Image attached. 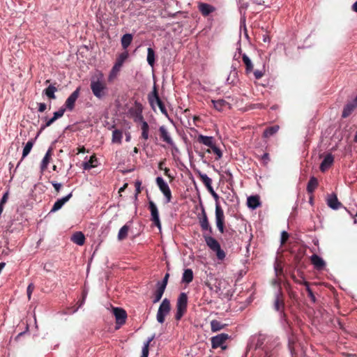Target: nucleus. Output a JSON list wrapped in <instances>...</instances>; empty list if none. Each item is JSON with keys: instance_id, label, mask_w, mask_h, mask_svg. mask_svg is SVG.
<instances>
[{"instance_id": "obj_24", "label": "nucleus", "mask_w": 357, "mask_h": 357, "mask_svg": "<svg viewBox=\"0 0 357 357\" xmlns=\"http://www.w3.org/2000/svg\"><path fill=\"white\" fill-rule=\"evenodd\" d=\"M197 141L208 147H212L215 144L214 137L212 136H205L199 135L197 138Z\"/></svg>"}, {"instance_id": "obj_44", "label": "nucleus", "mask_w": 357, "mask_h": 357, "mask_svg": "<svg viewBox=\"0 0 357 357\" xmlns=\"http://www.w3.org/2000/svg\"><path fill=\"white\" fill-rule=\"evenodd\" d=\"M128 57V53L127 51H125L124 52H123L119 55L115 63L116 65L122 67L123 63L125 62V61L127 59Z\"/></svg>"}, {"instance_id": "obj_20", "label": "nucleus", "mask_w": 357, "mask_h": 357, "mask_svg": "<svg viewBox=\"0 0 357 357\" xmlns=\"http://www.w3.org/2000/svg\"><path fill=\"white\" fill-rule=\"evenodd\" d=\"M310 261L314 268L321 271L326 266L325 261L319 255L314 254L310 257Z\"/></svg>"}, {"instance_id": "obj_63", "label": "nucleus", "mask_w": 357, "mask_h": 357, "mask_svg": "<svg viewBox=\"0 0 357 357\" xmlns=\"http://www.w3.org/2000/svg\"><path fill=\"white\" fill-rule=\"evenodd\" d=\"M85 152V148L84 146H82V148H80L79 149V151L78 153H84Z\"/></svg>"}, {"instance_id": "obj_58", "label": "nucleus", "mask_w": 357, "mask_h": 357, "mask_svg": "<svg viewBox=\"0 0 357 357\" xmlns=\"http://www.w3.org/2000/svg\"><path fill=\"white\" fill-rule=\"evenodd\" d=\"M225 174H226V176L228 177V180H231L232 178H233V176H232V174L231 172L229 171V170H226L225 172Z\"/></svg>"}, {"instance_id": "obj_4", "label": "nucleus", "mask_w": 357, "mask_h": 357, "mask_svg": "<svg viewBox=\"0 0 357 357\" xmlns=\"http://www.w3.org/2000/svg\"><path fill=\"white\" fill-rule=\"evenodd\" d=\"M148 100L151 107V108L155 110V106L158 105L161 113L164 114L165 116L168 117L167 110L159 97L156 85L154 84L153 87V90L151 93L148 94Z\"/></svg>"}, {"instance_id": "obj_30", "label": "nucleus", "mask_w": 357, "mask_h": 357, "mask_svg": "<svg viewBox=\"0 0 357 357\" xmlns=\"http://www.w3.org/2000/svg\"><path fill=\"white\" fill-rule=\"evenodd\" d=\"M51 155H52V149L50 148L47 150V151L46 152V153H45V156L43 157V158L41 161V163H40V169L42 171H44L45 169H47V167L49 165V162H50Z\"/></svg>"}, {"instance_id": "obj_47", "label": "nucleus", "mask_w": 357, "mask_h": 357, "mask_svg": "<svg viewBox=\"0 0 357 357\" xmlns=\"http://www.w3.org/2000/svg\"><path fill=\"white\" fill-rule=\"evenodd\" d=\"M169 273H166L165 277L163 278V279L160 281H158L157 283H156V286H160L164 289H166L167 287V282H168V279H169Z\"/></svg>"}, {"instance_id": "obj_16", "label": "nucleus", "mask_w": 357, "mask_h": 357, "mask_svg": "<svg viewBox=\"0 0 357 357\" xmlns=\"http://www.w3.org/2000/svg\"><path fill=\"white\" fill-rule=\"evenodd\" d=\"M284 303L283 295L280 287L275 294L274 309L281 314H284Z\"/></svg>"}, {"instance_id": "obj_6", "label": "nucleus", "mask_w": 357, "mask_h": 357, "mask_svg": "<svg viewBox=\"0 0 357 357\" xmlns=\"http://www.w3.org/2000/svg\"><path fill=\"white\" fill-rule=\"evenodd\" d=\"M188 296L185 293L182 292L179 294L176 302V312L175 319L178 321L184 315L187 310Z\"/></svg>"}, {"instance_id": "obj_36", "label": "nucleus", "mask_w": 357, "mask_h": 357, "mask_svg": "<svg viewBox=\"0 0 357 357\" xmlns=\"http://www.w3.org/2000/svg\"><path fill=\"white\" fill-rule=\"evenodd\" d=\"M199 176L208 190L213 188L212 180L207 174L199 172Z\"/></svg>"}, {"instance_id": "obj_31", "label": "nucleus", "mask_w": 357, "mask_h": 357, "mask_svg": "<svg viewBox=\"0 0 357 357\" xmlns=\"http://www.w3.org/2000/svg\"><path fill=\"white\" fill-rule=\"evenodd\" d=\"M318 186V181L314 176L310 177L307 185V191L308 193H312Z\"/></svg>"}, {"instance_id": "obj_40", "label": "nucleus", "mask_w": 357, "mask_h": 357, "mask_svg": "<svg viewBox=\"0 0 357 357\" xmlns=\"http://www.w3.org/2000/svg\"><path fill=\"white\" fill-rule=\"evenodd\" d=\"M123 137L122 132L119 130H114L112 132V141L113 143H121Z\"/></svg>"}, {"instance_id": "obj_48", "label": "nucleus", "mask_w": 357, "mask_h": 357, "mask_svg": "<svg viewBox=\"0 0 357 357\" xmlns=\"http://www.w3.org/2000/svg\"><path fill=\"white\" fill-rule=\"evenodd\" d=\"M66 108L64 107H61L58 111L54 112L53 114V118L56 120L61 117H62L64 114V112H66Z\"/></svg>"}, {"instance_id": "obj_64", "label": "nucleus", "mask_w": 357, "mask_h": 357, "mask_svg": "<svg viewBox=\"0 0 357 357\" xmlns=\"http://www.w3.org/2000/svg\"><path fill=\"white\" fill-rule=\"evenodd\" d=\"M354 141H355L356 142H357V130H356V134H355V135H354Z\"/></svg>"}, {"instance_id": "obj_62", "label": "nucleus", "mask_w": 357, "mask_h": 357, "mask_svg": "<svg viewBox=\"0 0 357 357\" xmlns=\"http://www.w3.org/2000/svg\"><path fill=\"white\" fill-rule=\"evenodd\" d=\"M205 284H206V287H207L210 290H213V287H212V285H211L210 283H208V282H205Z\"/></svg>"}, {"instance_id": "obj_5", "label": "nucleus", "mask_w": 357, "mask_h": 357, "mask_svg": "<svg viewBox=\"0 0 357 357\" xmlns=\"http://www.w3.org/2000/svg\"><path fill=\"white\" fill-rule=\"evenodd\" d=\"M203 238L207 246L216 253L218 259L222 260L225 258V251L221 249L220 243L215 238L212 237L209 233H204Z\"/></svg>"}, {"instance_id": "obj_28", "label": "nucleus", "mask_w": 357, "mask_h": 357, "mask_svg": "<svg viewBox=\"0 0 357 357\" xmlns=\"http://www.w3.org/2000/svg\"><path fill=\"white\" fill-rule=\"evenodd\" d=\"M154 338H155V335L153 334L152 336L149 337L147 339V340L144 343V345L142 347L141 357H148L149 356V345H150V343L153 340Z\"/></svg>"}, {"instance_id": "obj_61", "label": "nucleus", "mask_w": 357, "mask_h": 357, "mask_svg": "<svg viewBox=\"0 0 357 357\" xmlns=\"http://www.w3.org/2000/svg\"><path fill=\"white\" fill-rule=\"evenodd\" d=\"M352 9L357 13V1L352 5Z\"/></svg>"}, {"instance_id": "obj_37", "label": "nucleus", "mask_w": 357, "mask_h": 357, "mask_svg": "<svg viewBox=\"0 0 357 357\" xmlns=\"http://www.w3.org/2000/svg\"><path fill=\"white\" fill-rule=\"evenodd\" d=\"M212 103L215 109L220 112L223 110L225 107L229 105V103L223 99L213 100Z\"/></svg>"}, {"instance_id": "obj_21", "label": "nucleus", "mask_w": 357, "mask_h": 357, "mask_svg": "<svg viewBox=\"0 0 357 357\" xmlns=\"http://www.w3.org/2000/svg\"><path fill=\"white\" fill-rule=\"evenodd\" d=\"M334 162V157L331 153H328L323 159L320 165V170L322 172L326 171L333 165Z\"/></svg>"}, {"instance_id": "obj_13", "label": "nucleus", "mask_w": 357, "mask_h": 357, "mask_svg": "<svg viewBox=\"0 0 357 357\" xmlns=\"http://www.w3.org/2000/svg\"><path fill=\"white\" fill-rule=\"evenodd\" d=\"M229 339V335L227 333H220L211 337V345L212 348L216 349L221 347L222 349H226V346L224 345L226 340Z\"/></svg>"}, {"instance_id": "obj_8", "label": "nucleus", "mask_w": 357, "mask_h": 357, "mask_svg": "<svg viewBox=\"0 0 357 357\" xmlns=\"http://www.w3.org/2000/svg\"><path fill=\"white\" fill-rule=\"evenodd\" d=\"M171 305L168 298H165L161 302L156 314V319L158 323L163 324L166 316L170 312Z\"/></svg>"}, {"instance_id": "obj_14", "label": "nucleus", "mask_w": 357, "mask_h": 357, "mask_svg": "<svg viewBox=\"0 0 357 357\" xmlns=\"http://www.w3.org/2000/svg\"><path fill=\"white\" fill-rule=\"evenodd\" d=\"M113 314L116 319V328H119L123 324H125L127 313L125 310L120 307H113Z\"/></svg>"}, {"instance_id": "obj_51", "label": "nucleus", "mask_w": 357, "mask_h": 357, "mask_svg": "<svg viewBox=\"0 0 357 357\" xmlns=\"http://www.w3.org/2000/svg\"><path fill=\"white\" fill-rule=\"evenodd\" d=\"M55 121L56 120L53 117H52L50 119H47L44 125L41 126L40 129L41 130H44L45 128L49 127L50 126H51Z\"/></svg>"}, {"instance_id": "obj_1", "label": "nucleus", "mask_w": 357, "mask_h": 357, "mask_svg": "<svg viewBox=\"0 0 357 357\" xmlns=\"http://www.w3.org/2000/svg\"><path fill=\"white\" fill-rule=\"evenodd\" d=\"M276 344L273 338L264 334H257L250 337L247 349H254L252 357H273Z\"/></svg>"}, {"instance_id": "obj_57", "label": "nucleus", "mask_w": 357, "mask_h": 357, "mask_svg": "<svg viewBox=\"0 0 357 357\" xmlns=\"http://www.w3.org/2000/svg\"><path fill=\"white\" fill-rule=\"evenodd\" d=\"M261 160L264 161V163H268L270 160V158H269V155L268 153H264L262 155H261Z\"/></svg>"}, {"instance_id": "obj_22", "label": "nucleus", "mask_w": 357, "mask_h": 357, "mask_svg": "<svg viewBox=\"0 0 357 357\" xmlns=\"http://www.w3.org/2000/svg\"><path fill=\"white\" fill-rule=\"evenodd\" d=\"M357 107V102L354 99L351 102H348L344 107L342 116V118L348 117Z\"/></svg>"}, {"instance_id": "obj_49", "label": "nucleus", "mask_w": 357, "mask_h": 357, "mask_svg": "<svg viewBox=\"0 0 357 357\" xmlns=\"http://www.w3.org/2000/svg\"><path fill=\"white\" fill-rule=\"evenodd\" d=\"M141 186H142V181L139 180H137L135 182V197H137V195L141 192Z\"/></svg>"}, {"instance_id": "obj_12", "label": "nucleus", "mask_w": 357, "mask_h": 357, "mask_svg": "<svg viewBox=\"0 0 357 357\" xmlns=\"http://www.w3.org/2000/svg\"><path fill=\"white\" fill-rule=\"evenodd\" d=\"M155 181L160 190L165 197V203H169L172 199V192L167 183L161 176H158Z\"/></svg>"}, {"instance_id": "obj_56", "label": "nucleus", "mask_w": 357, "mask_h": 357, "mask_svg": "<svg viewBox=\"0 0 357 357\" xmlns=\"http://www.w3.org/2000/svg\"><path fill=\"white\" fill-rule=\"evenodd\" d=\"M38 112H43L47 108V105L44 102H40L38 104Z\"/></svg>"}, {"instance_id": "obj_18", "label": "nucleus", "mask_w": 357, "mask_h": 357, "mask_svg": "<svg viewBox=\"0 0 357 357\" xmlns=\"http://www.w3.org/2000/svg\"><path fill=\"white\" fill-rule=\"evenodd\" d=\"M326 202L327 205L333 210H337L342 206V203L339 202L337 195L334 193L328 196Z\"/></svg>"}, {"instance_id": "obj_42", "label": "nucleus", "mask_w": 357, "mask_h": 357, "mask_svg": "<svg viewBox=\"0 0 357 357\" xmlns=\"http://www.w3.org/2000/svg\"><path fill=\"white\" fill-rule=\"evenodd\" d=\"M224 324L218 320H212L211 321V331L213 332L219 331L224 328Z\"/></svg>"}, {"instance_id": "obj_23", "label": "nucleus", "mask_w": 357, "mask_h": 357, "mask_svg": "<svg viewBox=\"0 0 357 357\" xmlns=\"http://www.w3.org/2000/svg\"><path fill=\"white\" fill-rule=\"evenodd\" d=\"M247 204L248 208L251 209H256L261 205L259 197L258 195L250 196L247 199Z\"/></svg>"}, {"instance_id": "obj_29", "label": "nucleus", "mask_w": 357, "mask_h": 357, "mask_svg": "<svg viewBox=\"0 0 357 357\" xmlns=\"http://www.w3.org/2000/svg\"><path fill=\"white\" fill-rule=\"evenodd\" d=\"M132 35L131 33H126L121 37L122 47L126 51L127 48L131 44L132 40Z\"/></svg>"}, {"instance_id": "obj_45", "label": "nucleus", "mask_w": 357, "mask_h": 357, "mask_svg": "<svg viewBox=\"0 0 357 357\" xmlns=\"http://www.w3.org/2000/svg\"><path fill=\"white\" fill-rule=\"evenodd\" d=\"M303 284L305 286V288H306V291L307 292V294H308V296L310 297V298L311 299V301H312V303H315L316 302V297L314 295L312 289H310V284L307 281H304L303 282Z\"/></svg>"}, {"instance_id": "obj_35", "label": "nucleus", "mask_w": 357, "mask_h": 357, "mask_svg": "<svg viewBox=\"0 0 357 357\" xmlns=\"http://www.w3.org/2000/svg\"><path fill=\"white\" fill-rule=\"evenodd\" d=\"M242 59L243 63L245 65V71L247 73H250L253 70V64L252 63V61L248 57V56L245 54H243L242 55Z\"/></svg>"}, {"instance_id": "obj_53", "label": "nucleus", "mask_w": 357, "mask_h": 357, "mask_svg": "<svg viewBox=\"0 0 357 357\" xmlns=\"http://www.w3.org/2000/svg\"><path fill=\"white\" fill-rule=\"evenodd\" d=\"M289 238V234L285 231H283L281 234V243L283 244L285 243V241L288 239Z\"/></svg>"}, {"instance_id": "obj_2", "label": "nucleus", "mask_w": 357, "mask_h": 357, "mask_svg": "<svg viewBox=\"0 0 357 357\" xmlns=\"http://www.w3.org/2000/svg\"><path fill=\"white\" fill-rule=\"evenodd\" d=\"M90 87L93 96L99 100L105 98L108 95L109 90L102 73H98L91 78Z\"/></svg>"}, {"instance_id": "obj_41", "label": "nucleus", "mask_w": 357, "mask_h": 357, "mask_svg": "<svg viewBox=\"0 0 357 357\" xmlns=\"http://www.w3.org/2000/svg\"><path fill=\"white\" fill-rule=\"evenodd\" d=\"M128 230H129L128 226L126 225H123L119 231L118 239L119 241H122V240L125 239L128 236Z\"/></svg>"}, {"instance_id": "obj_60", "label": "nucleus", "mask_w": 357, "mask_h": 357, "mask_svg": "<svg viewBox=\"0 0 357 357\" xmlns=\"http://www.w3.org/2000/svg\"><path fill=\"white\" fill-rule=\"evenodd\" d=\"M86 294H87L86 292H84V293H83V300H82V301L80 303V304H79V307H81V306L84 304V301H85V298H86Z\"/></svg>"}, {"instance_id": "obj_59", "label": "nucleus", "mask_w": 357, "mask_h": 357, "mask_svg": "<svg viewBox=\"0 0 357 357\" xmlns=\"http://www.w3.org/2000/svg\"><path fill=\"white\" fill-rule=\"evenodd\" d=\"M252 108L253 109H255V108H259V109H261V108H263V106L260 103H257V104H254L252 107Z\"/></svg>"}, {"instance_id": "obj_17", "label": "nucleus", "mask_w": 357, "mask_h": 357, "mask_svg": "<svg viewBox=\"0 0 357 357\" xmlns=\"http://www.w3.org/2000/svg\"><path fill=\"white\" fill-rule=\"evenodd\" d=\"M73 192H70L65 197H63L60 199H58L54 204L52 208H51L50 213H53L56 212L57 211L60 210L63 205L69 201V199L72 197Z\"/></svg>"}, {"instance_id": "obj_32", "label": "nucleus", "mask_w": 357, "mask_h": 357, "mask_svg": "<svg viewBox=\"0 0 357 357\" xmlns=\"http://www.w3.org/2000/svg\"><path fill=\"white\" fill-rule=\"evenodd\" d=\"M165 291V289H164L160 286H156V290L153 294V303H156L161 300Z\"/></svg>"}, {"instance_id": "obj_27", "label": "nucleus", "mask_w": 357, "mask_h": 357, "mask_svg": "<svg viewBox=\"0 0 357 357\" xmlns=\"http://www.w3.org/2000/svg\"><path fill=\"white\" fill-rule=\"evenodd\" d=\"M193 280V271L191 268L185 269L182 275V282L190 283Z\"/></svg>"}, {"instance_id": "obj_15", "label": "nucleus", "mask_w": 357, "mask_h": 357, "mask_svg": "<svg viewBox=\"0 0 357 357\" xmlns=\"http://www.w3.org/2000/svg\"><path fill=\"white\" fill-rule=\"evenodd\" d=\"M79 92L80 88L78 87L66 99L63 106L64 108H66V110L71 112L74 109L75 102L79 96Z\"/></svg>"}, {"instance_id": "obj_7", "label": "nucleus", "mask_w": 357, "mask_h": 357, "mask_svg": "<svg viewBox=\"0 0 357 357\" xmlns=\"http://www.w3.org/2000/svg\"><path fill=\"white\" fill-rule=\"evenodd\" d=\"M132 118H133V120L135 122H136V123L140 122L141 123V124H142V126H141L142 137L144 140H147L149 137V126L148 123L144 120L142 110L141 109L135 110L132 114Z\"/></svg>"}, {"instance_id": "obj_9", "label": "nucleus", "mask_w": 357, "mask_h": 357, "mask_svg": "<svg viewBox=\"0 0 357 357\" xmlns=\"http://www.w3.org/2000/svg\"><path fill=\"white\" fill-rule=\"evenodd\" d=\"M159 132L162 141L169 145L173 151L179 153L178 148L173 141L170 133L165 126H161L159 127Z\"/></svg>"}, {"instance_id": "obj_3", "label": "nucleus", "mask_w": 357, "mask_h": 357, "mask_svg": "<svg viewBox=\"0 0 357 357\" xmlns=\"http://www.w3.org/2000/svg\"><path fill=\"white\" fill-rule=\"evenodd\" d=\"M210 193L212 195L213 198L215 199V224L216 227L218 229V231L223 234L225 231V214L223 209L220 206V204L218 202V199L219 198L218 195L214 191L213 188H211L208 190Z\"/></svg>"}, {"instance_id": "obj_19", "label": "nucleus", "mask_w": 357, "mask_h": 357, "mask_svg": "<svg viewBox=\"0 0 357 357\" xmlns=\"http://www.w3.org/2000/svg\"><path fill=\"white\" fill-rule=\"evenodd\" d=\"M198 10L204 17H206L215 10V8L207 3L200 2L198 3Z\"/></svg>"}, {"instance_id": "obj_34", "label": "nucleus", "mask_w": 357, "mask_h": 357, "mask_svg": "<svg viewBox=\"0 0 357 357\" xmlns=\"http://www.w3.org/2000/svg\"><path fill=\"white\" fill-rule=\"evenodd\" d=\"M147 62L149 65L151 67H153L155 62V51L151 48L149 47L147 49Z\"/></svg>"}, {"instance_id": "obj_43", "label": "nucleus", "mask_w": 357, "mask_h": 357, "mask_svg": "<svg viewBox=\"0 0 357 357\" xmlns=\"http://www.w3.org/2000/svg\"><path fill=\"white\" fill-rule=\"evenodd\" d=\"M121 68V67L120 66H118L116 63H114V66L112 67V68L109 73L108 79L109 81H112V79H114L118 75Z\"/></svg>"}, {"instance_id": "obj_52", "label": "nucleus", "mask_w": 357, "mask_h": 357, "mask_svg": "<svg viewBox=\"0 0 357 357\" xmlns=\"http://www.w3.org/2000/svg\"><path fill=\"white\" fill-rule=\"evenodd\" d=\"M8 198V192L7 191L3 195V196L0 200V205L3 206L6 203Z\"/></svg>"}, {"instance_id": "obj_33", "label": "nucleus", "mask_w": 357, "mask_h": 357, "mask_svg": "<svg viewBox=\"0 0 357 357\" xmlns=\"http://www.w3.org/2000/svg\"><path fill=\"white\" fill-rule=\"evenodd\" d=\"M56 91H57L56 87L54 85H50L43 91V93L50 99H56Z\"/></svg>"}, {"instance_id": "obj_46", "label": "nucleus", "mask_w": 357, "mask_h": 357, "mask_svg": "<svg viewBox=\"0 0 357 357\" xmlns=\"http://www.w3.org/2000/svg\"><path fill=\"white\" fill-rule=\"evenodd\" d=\"M213 152L216 155L215 159L220 160L222 157V151L215 145V144L213 145V146L210 147Z\"/></svg>"}, {"instance_id": "obj_10", "label": "nucleus", "mask_w": 357, "mask_h": 357, "mask_svg": "<svg viewBox=\"0 0 357 357\" xmlns=\"http://www.w3.org/2000/svg\"><path fill=\"white\" fill-rule=\"evenodd\" d=\"M149 209L151 213V221L153 222V225L155 226L160 231L162 229V225L160 219L159 211L156 204L153 201H149Z\"/></svg>"}, {"instance_id": "obj_50", "label": "nucleus", "mask_w": 357, "mask_h": 357, "mask_svg": "<svg viewBox=\"0 0 357 357\" xmlns=\"http://www.w3.org/2000/svg\"><path fill=\"white\" fill-rule=\"evenodd\" d=\"M33 290H34V285L33 283H30L28 285L27 289H26L27 297H28L29 300H31V294H32Z\"/></svg>"}, {"instance_id": "obj_54", "label": "nucleus", "mask_w": 357, "mask_h": 357, "mask_svg": "<svg viewBox=\"0 0 357 357\" xmlns=\"http://www.w3.org/2000/svg\"><path fill=\"white\" fill-rule=\"evenodd\" d=\"M254 75L256 79H259L263 77L264 72L261 70H256L254 71Z\"/></svg>"}, {"instance_id": "obj_55", "label": "nucleus", "mask_w": 357, "mask_h": 357, "mask_svg": "<svg viewBox=\"0 0 357 357\" xmlns=\"http://www.w3.org/2000/svg\"><path fill=\"white\" fill-rule=\"evenodd\" d=\"M52 185L54 186L55 190L59 192L61 188V184L60 183H57L56 181H52Z\"/></svg>"}, {"instance_id": "obj_26", "label": "nucleus", "mask_w": 357, "mask_h": 357, "mask_svg": "<svg viewBox=\"0 0 357 357\" xmlns=\"http://www.w3.org/2000/svg\"><path fill=\"white\" fill-rule=\"evenodd\" d=\"M71 240L75 244L82 245L84 243L85 237L81 231H77L72 236Z\"/></svg>"}, {"instance_id": "obj_25", "label": "nucleus", "mask_w": 357, "mask_h": 357, "mask_svg": "<svg viewBox=\"0 0 357 357\" xmlns=\"http://www.w3.org/2000/svg\"><path fill=\"white\" fill-rule=\"evenodd\" d=\"M88 157L86 156L84 158V161L82 163V167L84 170H89L96 166L95 162H97V158L95 155H92L90 157L89 160H88Z\"/></svg>"}, {"instance_id": "obj_39", "label": "nucleus", "mask_w": 357, "mask_h": 357, "mask_svg": "<svg viewBox=\"0 0 357 357\" xmlns=\"http://www.w3.org/2000/svg\"><path fill=\"white\" fill-rule=\"evenodd\" d=\"M279 128V126L277 125L268 127L264 131L263 136L266 138L270 137L275 135L278 131Z\"/></svg>"}, {"instance_id": "obj_11", "label": "nucleus", "mask_w": 357, "mask_h": 357, "mask_svg": "<svg viewBox=\"0 0 357 357\" xmlns=\"http://www.w3.org/2000/svg\"><path fill=\"white\" fill-rule=\"evenodd\" d=\"M197 218L202 231H204V233L207 231L209 234H211L213 233V229L208 222L207 214L204 206H202L201 213L198 215Z\"/></svg>"}, {"instance_id": "obj_38", "label": "nucleus", "mask_w": 357, "mask_h": 357, "mask_svg": "<svg viewBox=\"0 0 357 357\" xmlns=\"http://www.w3.org/2000/svg\"><path fill=\"white\" fill-rule=\"evenodd\" d=\"M35 143V140L31 139L29 140L25 146H24L23 151H22V159L26 157L29 153L31 152L33 144Z\"/></svg>"}]
</instances>
